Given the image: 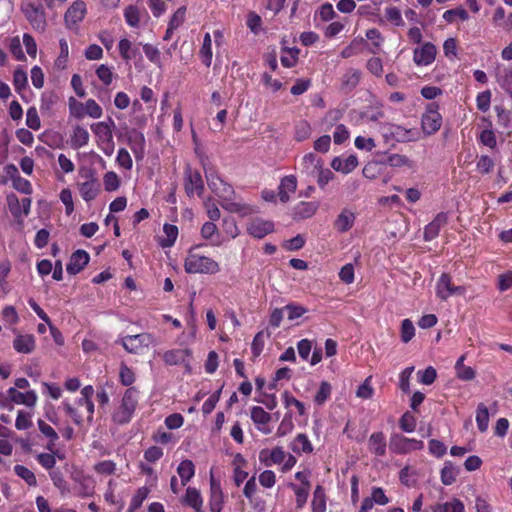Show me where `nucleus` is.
Instances as JSON below:
<instances>
[{
    "label": "nucleus",
    "instance_id": "obj_63",
    "mask_svg": "<svg viewBox=\"0 0 512 512\" xmlns=\"http://www.w3.org/2000/svg\"><path fill=\"white\" fill-rule=\"evenodd\" d=\"M124 16L126 22L132 26L136 27L139 23V10L136 6L130 5L125 9Z\"/></svg>",
    "mask_w": 512,
    "mask_h": 512
},
{
    "label": "nucleus",
    "instance_id": "obj_41",
    "mask_svg": "<svg viewBox=\"0 0 512 512\" xmlns=\"http://www.w3.org/2000/svg\"><path fill=\"white\" fill-rule=\"evenodd\" d=\"M15 474L23 479L29 486H36L37 480L35 474L23 465H15L14 466Z\"/></svg>",
    "mask_w": 512,
    "mask_h": 512
},
{
    "label": "nucleus",
    "instance_id": "obj_13",
    "mask_svg": "<svg viewBox=\"0 0 512 512\" xmlns=\"http://www.w3.org/2000/svg\"><path fill=\"white\" fill-rule=\"evenodd\" d=\"M86 7L82 1L74 2L66 11L64 19L67 27L72 29L79 22H81L85 16Z\"/></svg>",
    "mask_w": 512,
    "mask_h": 512
},
{
    "label": "nucleus",
    "instance_id": "obj_21",
    "mask_svg": "<svg viewBox=\"0 0 512 512\" xmlns=\"http://www.w3.org/2000/svg\"><path fill=\"white\" fill-rule=\"evenodd\" d=\"M447 214L441 212L436 215L432 222H430L424 229V239L431 241L439 234L440 229L447 223Z\"/></svg>",
    "mask_w": 512,
    "mask_h": 512
},
{
    "label": "nucleus",
    "instance_id": "obj_7",
    "mask_svg": "<svg viewBox=\"0 0 512 512\" xmlns=\"http://www.w3.org/2000/svg\"><path fill=\"white\" fill-rule=\"evenodd\" d=\"M436 52L435 45L426 42L420 48L414 50L413 60L418 66H427L435 60Z\"/></svg>",
    "mask_w": 512,
    "mask_h": 512
},
{
    "label": "nucleus",
    "instance_id": "obj_35",
    "mask_svg": "<svg viewBox=\"0 0 512 512\" xmlns=\"http://www.w3.org/2000/svg\"><path fill=\"white\" fill-rule=\"evenodd\" d=\"M38 427L41 433L49 439L46 448L49 451H53L55 443L59 438L57 432L50 425H48L45 421L41 419L38 420Z\"/></svg>",
    "mask_w": 512,
    "mask_h": 512
},
{
    "label": "nucleus",
    "instance_id": "obj_62",
    "mask_svg": "<svg viewBox=\"0 0 512 512\" xmlns=\"http://www.w3.org/2000/svg\"><path fill=\"white\" fill-rule=\"evenodd\" d=\"M12 186L15 190L23 194H32L31 183L28 180L22 178L20 175L16 179H14V181L12 182Z\"/></svg>",
    "mask_w": 512,
    "mask_h": 512
},
{
    "label": "nucleus",
    "instance_id": "obj_27",
    "mask_svg": "<svg viewBox=\"0 0 512 512\" xmlns=\"http://www.w3.org/2000/svg\"><path fill=\"white\" fill-rule=\"evenodd\" d=\"M358 165V159L355 155H349L345 159L335 157L331 162V167L342 173L348 174L353 171Z\"/></svg>",
    "mask_w": 512,
    "mask_h": 512
},
{
    "label": "nucleus",
    "instance_id": "obj_31",
    "mask_svg": "<svg viewBox=\"0 0 512 512\" xmlns=\"http://www.w3.org/2000/svg\"><path fill=\"white\" fill-rule=\"evenodd\" d=\"M183 503L195 510V512H202L203 500L199 490L194 487H188L186 489L185 496L183 497Z\"/></svg>",
    "mask_w": 512,
    "mask_h": 512
},
{
    "label": "nucleus",
    "instance_id": "obj_45",
    "mask_svg": "<svg viewBox=\"0 0 512 512\" xmlns=\"http://www.w3.org/2000/svg\"><path fill=\"white\" fill-rule=\"evenodd\" d=\"M293 429H294V423H293V419H292V414L286 413L277 428L276 435L278 437H283V436L291 433Z\"/></svg>",
    "mask_w": 512,
    "mask_h": 512
},
{
    "label": "nucleus",
    "instance_id": "obj_10",
    "mask_svg": "<svg viewBox=\"0 0 512 512\" xmlns=\"http://www.w3.org/2000/svg\"><path fill=\"white\" fill-rule=\"evenodd\" d=\"M185 192L191 197L196 192L198 196H201L204 190V183L202 177L198 171L192 172L188 169L185 172Z\"/></svg>",
    "mask_w": 512,
    "mask_h": 512
},
{
    "label": "nucleus",
    "instance_id": "obj_25",
    "mask_svg": "<svg viewBox=\"0 0 512 512\" xmlns=\"http://www.w3.org/2000/svg\"><path fill=\"white\" fill-rule=\"evenodd\" d=\"M302 172L308 176H315L323 166V160L313 153H308L302 158Z\"/></svg>",
    "mask_w": 512,
    "mask_h": 512
},
{
    "label": "nucleus",
    "instance_id": "obj_6",
    "mask_svg": "<svg viewBox=\"0 0 512 512\" xmlns=\"http://www.w3.org/2000/svg\"><path fill=\"white\" fill-rule=\"evenodd\" d=\"M274 231V223L262 218H254L247 225V232L254 238H264Z\"/></svg>",
    "mask_w": 512,
    "mask_h": 512
},
{
    "label": "nucleus",
    "instance_id": "obj_42",
    "mask_svg": "<svg viewBox=\"0 0 512 512\" xmlns=\"http://www.w3.org/2000/svg\"><path fill=\"white\" fill-rule=\"evenodd\" d=\"M49 476L54 484L62 494L68 493L70 491L69 484L64 479L63 474L59 470H52L49 472Z\"/></svg>",
    "mask_w": 512,
    "mask_h": 512
},
{
    "label": "nucleus",
    "instance_id": "obj_61",
    "mask_svg": "<svg viewBox=\"0 0 512 512\" xmlns=\"http://www.w3.org/2000/svg\"><path fill=\"white\" fill-rule=\"evenodd\" d=\"M283 402L286 407L291 405L295 406L298 410L299 415L303 416L306 412L305 406L302 402L297 400L294 396H292L288 391L283 393Z\"/></svg>",
    "mask_w": 512,
    "mask_h": 512
},
{
    "label": "nucleus",
    "instance_id": "obj_24",
    "mask_svg": "<svg viewBox=\"0 0 512 512\" xmlns=\"http://www.w3.org/2000/svg\"><path fill=\"white\" fill-rule=\"evenodd\" d=\"M111 126H114V121L110 118L109 123L98 122V123L93 124L91 126V129L101 142L112 143L113 135H112Z\"/></svg>",
    "mask_w": 512,
    "mask_h": 512
},
{
    "label": "nucleus",
    "instance_id": "obj_44",
    "mask_svg": "<svg viewBox=\"0 0 512 512\" xmlns=\"http://www.w3.org/2000/svg\"><path fill=\"white\" fill-rule=\"evenodd\" d=\"M163 231L166 235V239H164L161 243L162 247H171L178 236V228L175 225L166 223L163 227Z\"/></svg>",
    "mask_w": 512,
    "mask_h": 512
},
{
    "label": "nucleus",
    "instance_id": "obj_59",
    "mask_svg": "<svg viewBox=\"0 0 512 512\" xmlns=\"http://www.w3.org/2000/svg\"><path fill=\"white\" fill-rule=\"evenodd\" d=\"M96 74H97V77L102 81V83L105 86L110 85L113 81L114 75H113L111 69L105 64H101L96 69Z\"/></svg>",
    "mask_w": 512,
    "mask_h": 512
},
{
    "label": "nucleus",
    "instance_id": "obj_50",
    "mask_svg": "<svg viewBox=\"0 0 512 512\" xmlns=\"http://www.w3.org/2000/svg\"><path fill=\"white\" fill-rule=\"evenodd\" d=\"M58 97L54 92H44L41 96L40 110L42 112H48L57 103Z\"/></svg>",
    "mask_w": 512,
    "mask_h": 512
},
{
    "label": "nucleus",
    "instance_id": "obj_57",
    "mask_svg": "<svg viewBox=\"0 0 512 512\" xmlns=\"http://www.w3.org/2000/svg\"><path fill=\"white\" fill-rule=\"evenodd\" d=\"M290 487L295 492L297 507L302 508L307 501L308 494H309V487H299L293 483L290 484Z\"/></svg>",
    "mask_w": 512,
    "mask_h": 512
},
{
    "label": "nucleus",
    "instance_id": "obj_36",
    "mask_svg": "<svg viewBox=\"0 0 512 512\" xmlns=\"http://www.w3.org/2000/svg\"><path fill=\"white\" fill-rule=\"evenodd\" d=\"M326 511V497L322 486L318 485L313 493L312 499V512H325Z\"/></svg>",
    "mask_w": 512,
    "mask_h": 512
},
{
    "label": "nucleus",
    "instance_id": "obj_5",
    "mask_svg": "<svg viewBox=\"0 0 512 512\" xmlns=\"http://www.w3.org/2000/svg\"><path fill=\"white\" fill-rule=\"evenodd\" d=\"M120 343L127 352L137 354L142 348L154 344L155 338L150 333H141L128 335L122 338Z\"/></svg>",
    "mask_w": 512,
    "mask_h": 512
},
{
    "label": "nucleus",
    "instance_id": "obj_2",
    "mask_svg": "<svg viewBox=\"0 0 512 512\" xmlns=\"http://www.w3.org/2000/svg\"><path fill=\"white\" fill-rule=\"evenodd\" d=\"M138 403V391L135 388H128L122 398L121 405L112 415L113 421L124 425L130 422Z\"/></svg>",
    "mask_w": 512,
    "mask_h": 512
},
{
    "label": "nucleus",
    "instance_id": "obj_52",
    "mask_svg": "<svg viewBox=\"0 0 512 512\" xmlns=\"http://www.w3.org/2000/svg\"><path fill=\"white\" fill-rule=\"evenodd\" d=\"M9 211L14 218H20L22 216L21 205L18 197L14 193H10L6 197Z\"/></svg>",
    "mask_w": 512,
    "mask_h": 512
},
{
    "label": "nucleus",
    "instance_id": "obj_48",
    "mask_svg": "<svg viewBox=\"0 0 512 512\" xmlns=\"http://www.w3.org/2000/svg\"><path fill=\"white\" fill-rule=\"evenodd\" d=\"M266 337H269V334H266L264 331H260L255 335L251 345V350L254 357H258L263 351Z\"/></svg>",
    "mask_w": 512,
    "mask_h": 512
},
{
    "label": "nucleus",
    "instance_id": "obj_49",
    "mask_svg": "<svg viewBox=\"0 0 512 512\" xmlns=\"http://www.w3.org/2000/svg\"><path fill=\"white\" fill-rule=\"evenodd\" d=\"M456 16L459 17L462 21H466L469 18L467 11L463 7H457L455 9L445 11L443 14V19L448 23H452Z\"/></svg>",
    "mask_w": 512,
    "mask_h": 512
},
{
    "label": "nucleus",
    "instance_id": "obj_32",
    "mask_svg": "<svg viewBox=\"0 0 512 512\" xmlns=\"http://www.w3.org/2000/svg\"><path fill=\"white\" fill-rule=\"evenodd\" d=\"M13 347L17 352L28 354L35 348V340L32 335H20L15 338Z\"/></svg>",
    "mask_w": 512,
    "mask_h": 512
},
{
    "label": "nucleus",
    "instance_id": "obj_17",
    "mask_svg": "<svg viewBox=\"0 0 512 512\" xmlns=\"http://www.w3.org/2000/svg\"><path fill=\"white\" fill-rule=\"evenodd\" d=\"M7 395L10 401L16 404H24L33 407L37 402V394L33 390L22 393L16 388L11 387L7 390Z\"/></svg>",
    "mask_w": 512,
    "mask_h": 512
},
{
    "label": "nucleus",
    "instance_id": "obj_55",
    "mask_svg": "<svg viewBox=\"0 0 512 512\" xmlns=\"http://www.w3.org/2000/svg\"><path fill=\"white\" fill-rule=\"evenodd\" d=\"M285 313L287 314L288 320H295L300 318L304 313L307 312V309L301 305L297 304H288L284 306Z\"/></svg>",
    "mask_w": 512,
    "mask_h": 512
},
{
    "label": "nucleus",
    "instance_id": "obj_1",
    "mask_svg": "<svg viewBox=\"0 0 512 512\" xmlns=\"http://www.w3.org/2000/svg\"><path fill=\"white\" fill-rule=\"evenodd\" d=\"M184 268L187 273L215 274L220 270L219 264L213 259L190 252L185 259Z\"/></svg>",
    "mask_w": 512,
    "mask_h": 512
},
{
    "label": "nucleus",
    "instance_id": "obj_29",
    "mask_svg": "<svg viewBox=\"0 0 512 512\" xmlns=\"http://www.w3.org/2000/svg\"><path fill=\"white\" fill-rule=\"evenodd\" d=\"M387 131L398 142H408L415 140V133L411 129H406L400 125L388 124Z\"/></svg>",
    "mask_w": 512,
    "mask_h": 512
},
{
    "label": "nucleus",
    "instance_id": "obj_58",
    "mask_svg": "<svg viewBox=\"0 0 512 512\" xmlns=\"http://www.w3.org/2000/svg\"><path fill=\"white\" fill-rule=\"evenodd\" d=\"M94 470L98 474L112 475L116 471V464L111 460L101 461L94 465Z\"/></svg>",
    "mask_w": 512,
    "mask_h": 512
},
{
    "label": "nucleus",
    "instance_id": "obj_64",
    "mask_svg": "<svg viewBox=\"0 0 512 512\" xmlns=\"http://www.w3.org/2000/svg\"><path fill=\"white\" fill-rule=\"evenodd\" d=\"M317 14L320 19L325 22L332 20L336 16L333 6L330 3L322 4L318 9Z\"/></svg>",
    "mask_w": 512,
    "mask_h": 512
},
{
    "label": "nucleus",
    "instance_id": "obj_8",
    "mask_svg": "<svg viewBox=\"0 0 512 512\" xmlns=\"http://www.w3.org/2000/svg\"><path fill=\"white\" fill-rule=\"evenodd\" d=\"M24 13L32 27L39 31L44 32L47 26L44 12L33 4H27Z\"/></svg>",
    "mask_w": 512,
    "mask_h": 512
},
{
    "label": "nucleus",
    "instance_id": "obj_20",
    "mask_svg": "<svg viewBox=\"0 0 512 512\" xmlns=\"http://www.w3.org/2000/svg\"><path fill=\"white\" fill-rule=\"evenodd\" d=\"M251 420L257 426L258 430L263 432L264 434L270 433V429L265 426L270 422L271 415L266 412L260 406H253L250 411Z\"/></svg>",
    "mask_w": 512,
    "mask_h": 512
},
{
    "label": "nucleus",
    "instance_id": "obj_56",
    "mask_svg": "<svg viewBox=\"0 0 512 512\" xmlns=\"http://www.w3.org/2000/svg\"><path fill=\"white\" fill-rule=\"evenodd\" d=\"M331 390H332L331 385L328 382H326V381L321 382L319 390L317 391V393L315 395L314 401L318 405H322L329 398V396L331 394Z\"/></svg>",
    "mask_w": 512,
    "mask_h": 512
},
{
    "label": "nucleus",
    "instance_id": "obj_14",
    "mask_svg": "<svg viewBox=\"0 0 512 512\" xmlns=\"http://www.w3.org/2000/svg\"><path fill=\"white\" fill-rule=\"evenodd\" d=\"M90 256L84 250L75 251L67 264L66 270L70 275H76L89 263Z\"/></svg>",
    "mask_w": 512,
    "mask_h": 512
},
{
    "label": "nucleus",
    "instance_id": "obj_28",
    "mask_svg": "<svg viewBox=\"0 0 512 512\" xmlns=\"http://www.w3.org/2000/svg\"><path fill=\"white\" fill-rule=\"evenodd\" d=\"M318 209L316 202H300L293 208V219H306L312 217Z\"/></svg>",
    "mask_w": 512,
    "mask_h": 512
},
{
    "label": "nucleus",
    "instance_id": "obj_47",
    "mask_svg": "<svg viewBox=\"0 0 512 512\" xmlns=\"http://www.w3.org/2000/svg\"><path fill=\"white\" fill-rule=\"evenodd\" d=\"M311 135V126L305 121H299L295 126V138L297 141H303L310 137Z\"/></svg>",
    "mask_w": 512,
    "mask_h": 512
},
{
    "label": "nucleus",
    "instance_id": "obj_30",
    "mask_svg": "<svg viewBox=\"0 0 512 512\" xmlns=\"http://www.w3.org/2000/svg\"><path fill=\"white\" fill-rule=\"evenodd\" d=\"M290 449L296 454H309L313 452L312 443L308 439V436L304 433H300L294 438V440L290 443Z\"/></svg>",
    "mask_w": 512,
    "mask_h": 512
},
{
    "label": "nucleus",
    "instance_id": "obj_19",
    "mask_svg": "<svg viewBox=\"0 0 512 512\" xmlns=\"http://www.w3.org/2000/svg\"><path fill=\"white\" fill-rule=\"evenodd\" d=\"M386 438L383 432H374L370 435L368 439V449L369 451L378 457H383L386 455Z\"/></svg>",
    "mask_w": 512,
    "mask_h": 512
},
{
    "label": "nucleus",
    "instance_id": "obj_46",
    "mask_svg": "<svg viewBox=\"0 0 512 512\" xmlns=\"http://www.w3.org/2000/svg\"><path fill=\"white\" fill-rule=\"evenodd\" d=\"M59 45H60V54L55 61V66L59 69H64L66 67V63L68 60L69 47H68V43H67L66 39H64V38L60 39Z\"/></svg>",
    "mask_w": 512,
    "mask_h": 512
},
{
    "label": "nucleus",
    "instance_id": "obj_11",
    "mask_svg": "<svg viewBox=\"0 0 512 512\" xmlns=\"http://www.w3.org/2000/svg\"><path fill=\"white\" fill-rule=\"evenodd\" d=\"M206 177L209 188L222 200L235 194L233 187L217 175L210 174Z\"/></svg>",
    "mask_w": 512,
    "mask_h": 512
},
{
    "label": "nucleus",
    "instance_id": "obj_9",
    "mask_svg": "<svg viewBox=\"0 0 512 512\" xmlns=\"http://www.w3.org/2000/svg\"><path fill=\"white\" fill-rule=\"evenodd\" d=\"M422 129L427 135L437 132L442 123V117L436 109L429 108L422 116Z\"/></svg>",
    "mask_w": 512,
    "mask_h": 512
},
{
    "label": "nucleus",
    "instance_id": "obj_38",
    "mask_svg": "<svg viewBox=\"0 0 512 512\" xmlns=\"http://www.w3.org/2000/svg\"><path fill=\"white\" fill-rule=\"evenodd\" d=\"M212 41L211 36L209 33H206L203 39V44L200 49V57L202 59V62L205 64V66L209 67L212 62Z\"/></svg>",
    "mask_w": 512,
    "mask_h": 512
},
{
    "label": "nucleus",
    "instance_id": "obj_23",
    "mask_svg": "<svg viewBox=\"0 0 512 512\" xmlns=\"http://www.w3.org/2000/svg\"><path fill=\"white\" fill-rule=\"evenodd\" d=\"M297 188V179L293 175L285 176L282 178L279 189V198L281 202L286 203L290 199V194L294 193Z\"/></svg>",
    "mask_w": 512,
    "mask_h": 512
},
{
    "label": "nucleus",
    "instance_id": "obj_53",
    "mask_svg": "<svg viewBox=\"0 0 512 512\" xmlns=\"http://www.w3.org/2000/svg\"><path fill=\"white\" fill-rule=\"evenodd\" d=\"M399 426L404 432H413L416 428V419L410 412H405L399 420Z\"/></svg>",
    "mask_w": 512,
    "mask_h": 512
},
{
    "label": "nucleus",
    "instance_id": "obj_54",
    "mask_svg": "<svg viewBox=\"0 0 512 512\" xmlns=\"http://www.w3.org/2000/svg\"><path fill=\"white\" fill-rule=\"evenodd\" d=\"M415 335V328L410 319H404L401 324V340L408 343Z\"/></svg>",
    "mask_w": 512,
    "mask_h": 512
},
{
    "label": "nucleus",
    "instance_id": "obj_43",
    "mask_svg": "<svg viewBox=\"0 0 512 512\" xmlns=\"http://www.w3.org/2000/svg\"><path fill=\"white\" fill-rule=\"evenodd\" d=\"M150 490L146 487H140L136 494L132 497L129 512H134L137 510L143 503V501L147 498Z\"/></svg>",
    "mask_w": 512,
    "mask_h": 512
},
{
    "label": "nucleus",
    "instance_id": "obj_60",
    "mask_svg": "<svg viewBox=\"0 0 512 512\" xmlns=\"http://www.w3.org/2000/svg\"><path fill=\"white\" fill-rule=\"evenodd\" d=\"M102 108L96 103L95 100L89 99L85 102V115H88L94 119H98L102 116Z\"/></svg>",
    "mask_w": 512,
    "mask_h": 512
},
{
    "label": "nucleus",
    "instance_id": "obj_16",
    "mask_svg": "<svg viewBox=\"0 0 512 512\" xmlns=\"http://www.w3.org/2000/svg\"><path fill=\"white\" fill-rule=\"evenodd\" d=\"M286 458V453L282 447H275L272 450L263 449L259 453V460L265 466L281 464Z\"/></svg>",
    "mask_w": 512,
    "mask_h": 512
},
{
    "label": "nucleus",
    "instance_id": "obj_37",
    "mask_svg": "<svg viewBox=\"0 0 512 512\" xmlns=\"http://www.w3.org/2000/svg\"><path fill=\"white\" fill-rule=\"evenodd\" d=\"M385 164H388L391 167L400 168V167H408L413 168L414 162L409 159L407 156L402 154H390L387 156L384 161Z\"/></svg>",
    "mask_w": 512,
    "mask_h": 512
},
{
    "label": "nucleus",
    "instance_id": "obj_4",
    "mask_svg": "<svg viewBox=\"0 0 512 512\" xmlns=\"http://www.w3.org/2000/svg\"><path fill=\"white\" fill-rule=\"evenodd\" d=\"M435 290L436 296L442 301H446L453 295H464L466 292L464 286L455 285L452 282V277L448 273L441 274L436 283Z\"/></svg>",
    "mask_w": 512,
    "mask_h": 512
},
{
    "label": "nucleus",
    "instance_id": "obj_15",
    "mask_svg": "<svg viewBox=\"0 0 512 512\" xmlns=\"http://www.w3.org/2000/svg\"><path fill=\"white\" fill-rule=\"evenodd\" d=\"M191 356L189 349H172L163 354V360L167 365L185 364V367L190 371V365L186 362L187 358Z\"/></svg>",
    "mask_w": 512,
    "mask_h": 512
},
{
    "label": "nucleus",
    "instance_id": "obj_3",
    "mask_svg": "<svg viewBox=\"0 0 512 512\" xmlns=\"http://www.w3.org/2000/svg\"><path fill=\"white\" fill-rule=\"evenodd\" d=\"M424 443L421 440L407 438L399 433L390 436L389 449L395 454H407L411 451L421 450Z\"/></svg>",
    "mask_w": 512,
    "mask_h": 512
},
{
    "label": "nucleus",
    "instance_id": "obj_34",
    "mask_svg": "<svg viewBox=\"0 0 512 512\" xmlns=\"http://www.w3.org/2000/svg\"><path fill=\"white\" fill-rule=\"evenodd\" d=\"M177 473L179 474L182 485H186L187 482L194 476L195 467L191 460H183L177 467Z\"/></svg>",
    "mask_w": 512,
    "mask_h": 512
},
{
    "label": "nucleus",
    "instance_id": "obj_26",
    "mask_svg": "<svg viewBox=\"0 0 512 512\" xmlns=\"http://www.w3.org/2000/svg\"><path fill=\"white\" fill-rule=\"evenodd\" d=\"M496 82L499 86L508 92L512 89V65L498 66L495 70Z\"/></svg>",
    "mask_w": 512,
    "mask_h": 512
},
{
    "label": "nucleus",
    "instance_id": "obj_40",
    "mask_svg": "<svg viewBox=\"0 0 512 512\" xmlns=\"http://www.w3.org/2000/svg\"><path fill=\"white\" fill-rule=\"evenodd\" d=\"M476 422L478 429L481 432H485L487 430L489 424V412L487 407L482 403L479 404L477 408Z\"/></svg>",
    "mask_w": 512,
    "mask_h": 512
},
{
    "label": "nucleus",
    "instance_id": "obj_12",
    "mask_svg": "<svg viewBox=\"0 0 512 512\" xmlns=\"http://www.w3.org/2000/svg\"><path fill=\"white\" fill-rule=\"evenodd\" d=\"M224 503V495L221 484L213 475L210 477V500L209 506L211 512H221Z\"/></svg>",
    "mask_w": 512,
    "mask_h": 512
},
{
    "label": "nucleus",
    "instance_id": "obj_22",
    "mask_svg": "<svg viewBox=\"0 0 512 512\" xmlns=\"http://www.w3.org/2000/svg\"><path fill=\"white\" fill-rule=\"evenodd\" d=\"M355 214L348 210L343 209L334 221V229L339 233H345L350 230L355 222Z\"/></svg>",
    "mask_w": 512,
    "mask_h": 512
},
{
    "label": "nucleus",
    "instance_id": "obj_18",
    "mask_svg": "<svg viewBox=\"0 0 512 512\" xmlns=\"http://www.w3.org/2000/svg\"><path fill=\"white\" fill-rule=\"evenodd\" d=\"M78 187L81 197L86 202L94 200L100 192V183L98 179L93 176H91L87 181L80 183Z\"/></svg>",
    "mask_w": 512,
    "mask_h": 512
},
{
    "label": "nucleus",
    "instance_id": "obj_51",
    "mask_svg": "<svg viewBox=\"0 0 512 512\" xmlns=\"http://www.w3.org/2000/svg\"><path fill=\"white\" fill-rule=\"evenodd\" d=\"M104 188L108 192L115 191L120 186L119 177L115 172L109 171L105 173L103 178Z\"/></svg>",
    "mask_w": 512,
    "mask_h": 512
},
{
    "label": "nucleus",
    "instance_id": "obj_33",
    "mask_svg": "<svg viewBox=\"0 0 512 512\" xmlns=\"http://www.w3.org/2000/svg\"><path fill=\"white\" fill-rule=\"evenodd\" d=\"M89 133L82 126H76L71 136V146L74 149H79L88 144Z\"/></svg>",
    "mask_w": 512,
    "mask_h": 512
},
{
    "label": "nucleus",
    "instance_id": "obj_39",
    "mask_svg": "<svg viewBox=\"0 0 512 512\" xmlns=\"http://www.w3.org/2000/svg\"><path fill=\"white\" fill-rule=\"evenodd\" d=\"M457 470L451 462L447 461L441 470V481L444 485H451L456 481Z\"/></svg>",
    "mask_w": 512,
    "mask_h": 512
}]
</instances>
